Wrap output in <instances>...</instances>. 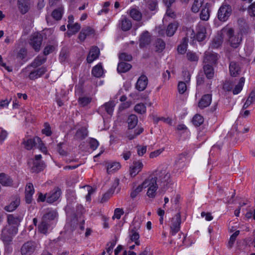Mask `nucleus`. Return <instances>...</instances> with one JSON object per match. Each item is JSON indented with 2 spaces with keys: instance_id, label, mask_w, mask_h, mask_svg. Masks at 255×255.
<instances>
[{
  "instance_id": "obj_34",
  "label": "nucleus",
  "mask_w": 255,
  "mask_h": 255,
  "mask_svg": "<svg viewBox=\"0 0 255 255\" xmlns=\"http://www.w3.org/2000/svg\"><path fill=\"white\" fill-rule=\"evenodd\" d=\"M245 79L244 77H242L240 79L238 83L235 86L234 89H233V93L234 95L239 94L243 89Z\"/></svg>"
},
{
  "instance_id": "obj_63",
  "label": "nucleus",
  "mask_w": 255,
  "mask_h": 255,
  "mask_svg": "<svg viewBox=\"0 0 255 255\" xmlns=\"http://www.w3.org/2000/svg\"><path fill=\"white\" fill-rule=\"evenodd\" d=\"M249 14L252 16H255V2L253 3L248 8Z\"/></svg>"
},
{
  "instance_id": "obj_22",
  "label": "nucleus",
  "mask_w": 255,
  "mask_h": 255,
  "mask_svg": "<svg viewBox=\"0 0 255 255\" xmlns=\"http://www.w3.org/2000/svg\"><path fill=\"white\" fill-rule=\"evenodd\" d=\"M92 74L95 77L100 78L104 74V71L101 63L95 65L92 69Z\"/></svg>"
},
{
  "instance_id": "obj_35",
  "label": "nucleus",
  "mask_w": 255,
  "mask_h": 255,
  "mask_svg": "<svg viewBox=\"0 0 255 255\" xmlns=\"http://www.w3.org/2000/svg\"><path fill=\"white\" fill-rule=\"evenodd\" d=\"M204 71L207 78L211 79L213 77L214 75V71L212 65L207 64L204 65Z\"/></svg>"
},
{
  "instance_id": "obj_51",
  "label": "nucleus",
  "mask_w": 255,
  "mask_h": 255,
  "mask_svg": "<svg viewBox=\"0 0 255 255\" xmlns=\"http://www.w3.org/2000/svg\"><path fill=\"white\" fill-rule=\"evenodd\" d=\"M62 9L61 8L55 9L52 13V16L56 20H58L61 18L62 15Z\"/></svg>"
},
{
  "instance_id": "obj_7",
  "label": "nucleus",
  "mask_w": 255,
  "mask_h": 255,
  "mask_svg": "<svg viewBox=\"0 0 255 255\" xmlns=\"http://www.w3.org/2000/svg\"><path fill=\"white\" fill-rule=\"evenodd\" d=\"M231 12V6L229 4L223 3L218 10V19L220 21H226L230 16Z\"/></svg>"
},
{
  "instance_id": "obj_18",
  "label": "nucleus",
  "mask_w": 255,
  "mask_h": 255,
  "mask_svg": "<svg viewBox=\"0 0 255 255\" xmlns=\"http://www.w3.org/2000/svg\"><path fill=\"white\" fill-rule=\"evenodd\" d=\"M33 172H39L43 170L45 167V164L42 161L31 160V162H29Z\"/></svg>"
},
{
  "instance_id": "obj_6",
  "label": "nucleus",
  "mask_w": 255,
  "mask_h": 255,
  "mask_svg": "<svg viewBox=\"0 0 255 255\" xmlns=\"http://www.w3.org/2000/svg\"><path fill=\"white\" fill-rule=\"evenodd\" d=\"M181 223V219L180 213H177L171 219L170 229V234L172 236L175 235L180 231Z\"/></svg>"
},
{
  "instance_id": "obj_19",
  "label": "nucleus",
  "mask_w": 255,
  "mask_h": 255,
  "mask_svg": "<svg viewBox=\"0 0 255 255\" xmlns=\"http://www.w3.org/2000/svg\"><path fill=\"white\" fill-rule=\"evenodd\" d=\"M100 54V50L99 49L96 47H93L87 57V62L89 63H92L94 60H96L99 56Z\"/></svg>"
},
{
  "instance_id": "obj_11",
  "label": "nucleus",
  "mask_w": 255,
  "mask_h": 255,
  "mask_svg": "<svg viewBox=\"0 0 255 255\" xmlns=\"http://www.w3.org/2000/svg\"><path fill=\"white\" fill-rule=\"evenodd\" d=\"M151 176H153V178L156 179V182H165L168 181L170 178V174L165 170L156 171Z\"/></svg>"
},
{
  "instance_id": "obj_23",
  "label": "nucleus",
  "mask_w": 255,
  "mask_h": 255,
  "mask_svg": "<svg viewBox=\"0 0 255 255\" xmlns=\"http://www.w3.org/2000/svg\"><path fill=\"white\" fill-rule=\"evenodd\" d=\"M222 33L221 31L218 33V35L213 39L212 43L210 44V47L212 48L216 49L219 47L223 43V37Z\"/></svg>"
},
{
  "instance_id": "obj_31",
  "label": "nucleus",
  "mask_w": 255,
  "mask_h": 255,
  "mask_svg": "<svg viewBox=\"0 0 255 255\" xmlns=\"http://www.w3.org/2000/svg\"><path fill=\"white\" fill-rule=\"evenodd\" d=\"M129 14L130 17L135 20L139 21L141 19L142 14L140 11L136 8H131L129 11Z\"/></svg>"
},
{
  "instance_id": "obj_17",
  "label": "nucleus",
  "mask_w": 255,
  "mask_h": 255,
  "mask_svg": "<svg viewBox=\"0 0 255 255\" xmlns=\"http://www.w3.org/2000/svg\"><path fill=\"white\" fill-rule=\"evenodd\" d=\"M212 102V95L211 94L204 95L198 102V107L201 109L208 107Z\"/></svg>"
},
{
  "instance_id": "obj_44",
  "label": "nucleus",
  "mask_w": 255,
  "mask_h": 255,
  "mask_svg": "<svg viewBox=\"0 0 255 255\" xmlns=\"http://www.w3.org/2000/svg\"><path fill=\"white\" fill-rule=\"evenodd\" d=\"M156 51L158 52H162L165 47V43L163 40L158 39L155 42Z\"/></svg>"
},
{
  "instance_id": "obj_57",
  "label": "nucleus",
  "mask_w": 255,
  "mask_h": 255,
  "mask_svg": "<svg viewBox=\"0 0 255 255\" xmlns=\"http://www.w3.org/2000/svg\"><path fill=\"white\" fill-rule=\"evenodd\" d=\"M89 144L90 148L94 150L98 147L99 143L96 139L91 138L89 140Z\"/></svg>"
},
{
  "instance_id": "obj_10",
  "label": "nucleus",
  "mask_w": 255,
  "mask_h": 255,
  "mask_svg": "<svg viewBox=\"0 0 255 255\" xmlns=\"http://www.w3.org/2000/svg\"><path fill=\"white\" fill-rule=\"evenodd\" d=\"M207 36V32L205 25L199 23L196 27V34L195 38L199 42L203 41Z\"/></svg>"
},
{
  "instance_id": "obj_15",
  "label": "nucleus",
  "mask_w": 255,
  "mask_h": 255,
  "mask_svg": "<svg viewBox=\"0 0 255 255\" xmlns=\"http://www.w3.org/2000/svg\"><path fill=\"white\" fill-rule=\"evenodd\" d=\"M20 198L15 195L11 198V200L9 205L5 206L4 210L7 212H12L15 210L20 204Z\"/></svg>"
},
{
  "instance_id": "obj_55",
  "label": "nucleus",
  "mask_w": 255,
  "mask_h": 255,
  "mask_svg": "<svg viewBox=\"0 0 255 255\" xmlns=\"http://www.w3.org/2000/svg\"><path fill=\"white\" fill-rule=\"evenodd\" d=\"M83 30L84 31V33L87 37L94 35L95 34L94 29L90 26H87L86 27H84L83 28Z\"/></svg>"
},
{
  "instance_id": "obj_50",
  "label": "nucleus",
  "mask_w": 255,
  "mask_h": 255,
  "mask_svg": "<svg viewBox=\"0 0 255 255\" xmlns=\"http://www.w3.org/2000/svg\"><path fill=\"white\" fill-rule=\"evenodd\" d=\"M124 214V211L122 208H116L114 210V213L112 217V219H120L121 216Z\"/></svg>"
},
{
  "instance_id": "obj_45",
  "label": "nucleus",
  "mask_w": 255,
  "mask_h": 255,
  "mask_svg": "<svg viewBox=\"0 0 255 255\" xmlns=\"http://www.w3.org/2000/svg\"><path fill=\"white\" fill-rule=\"evenodd\" d=\"M92 101V98L89 97H80L78 100V103L81 107L87 106Z\"/></svg>"
},
{
  "instance_id": "obj_29",
  "label": "nucleus",
  "mask_w": 255,
  "mask_h": 255,
  "mask_svg": "<svg viewBox=\"0 0 255 255\" xmlns=\"http://www.w3.org/2000/svg\"><path fill=\"white\" fill-rule=\"evenodd\" d=\"M29 5L27 0H18V7L21 13L24 14L28 11Z\"/></svg>"
},
{
  "instance_id": "obj_30",
  "label": "nucleus",
  "mask_w": 255,
  "mask_h": 255,
  "mask_svg": "<svg viewBox=\"0 0 255 255\" xmlns=\"http://www.w3.org/2000/svg\"><path fill=\"white\" fill-rule=\"evenodd\" d=\"M131 65L124 62H121L118 65L117 70L119 73H126L130 69Z\"/></svg>"
},
{
  "instance_id": "obj_53",
  "label": "nucleus",
  "mask_w": 255,
  "mask_h": 255,
  "mask_svg": "<svg viewBox=\"0 0 255 255\" xmlns=\"http://www.w3.org/2000/svg\"><path fill=\"white\" fill-rule=\"evenodd\" d=\"M185 82H179L178 85V92L180 94H183L187 90V85Z\"/></svg>"
},
{
  "instance_id": "obj_43",
  "label": "nucleus",
  "mask_w": 255,
  "mask_h": 255,
  "mask_svg": "<svg viewBox=\"0 0 255 255\" xmlns=\"http://www.w3.org/2000/svg\"><path fill=\"white\" fill-rule=\"evenodd\" d=\"M182 43L178 46L177 50L180 54H184L186 52L187 48L188 39L186 37L183 38Z\"/></svg>"
},
{
  "instance_id": "obj_36",
  "label": "nucleus",
  "mask_w": 255,
  "mask_h": 255,
  "mask_svg": "<svg viewBox=\"0 0 255 255\" xmlns=\"http://www.w3.org/2000/svg\"><path fill=\"white\" fill-rule=\"evenodd\" d=\"M115 106V104L114 101H110L106 103L102 108H104L108 114L112 115L113 113Z\"/></svg>"
},
{
  "instance_id": "obj_21",
  "label": "nucleus",
  "mask_w": 255,
  "mask_h": 255,
  "mask_svg": "<svg viewBox=\"0 0 255 255\" xmlns=\"http://www.w3.org/2000/svg\"><path fill=\"white\" fill-rule=\"evenodd\" d=\"M120 24L121 29L125 31L129 30L132 26L131 21L126 16L121 18Z\"/></svg>"
},
{
  "instance_id": "obj_8",
  "label": "nucleus",
  "mask_w": 255,
  "mask_h": 255,
  "mask_svg": "<svg viewBox=\"0 0 255 255\" xmlns=\"http://www.w3.org/2000/svg\"><path fill=\"white\" fill-rule=\"evenodd\" d=\"M37 245L33 242H27L24 244L21 248V253L22 255H31L32 254L36 248Z\"/></svg>"
},
{
  "instance_id": "obj_42",
  "label": "nucleus",
  "mask_w": 255,
  "mask_h": 255,
  "mask_svg": "<svg viewBox=\"0 0 255 255\" xmlns=\"http://www.w3.org/2000/svg\"><path fill=\"white\" fill-rule=\"evenodd\" d=\"M56 216L57 213L55 211H49L46 214H44L42 218L49 222L50 221L54 220Z\"/></svg>"
},
{
  "instance_id": "obj_60",
  "label": "nucleus",
  "mask_w": 255,
  "mask_h": 255,
  "mask_svg": "<svg viewBox=\"0 0 255 255\" xmlns=\"http://www.w3.org/2000/svg\"><path fill=\"white\" fill-rule=\"evenodd\" d=\"M137 154L139 156H142L146 151V146L137 145L136 146Z\"/></svg>"
},
{
  "instance_id": "obj_4",
  "label": "nucleus",
  "mask_w": 255,
  "mask_h": 255,
  "mask_svg": "<svg viewBox=\"0 0 255 255\" xmlns=\"http://www.w3.org/2000/svg\"><path fill=\"white\" fill-rule=\"evenodd\" d=\"M24 148L27 150H30L34 146L44 154H47V148L44 145L40 138L39 137H35L34 138L29 139L23 141Z\"/></svg>"
},
{
  "instance_id": "obj_3",
  "label": "nucleus",
  "mask_w": 255,
  "mask_h": 255,
  "mask_svg": "<svg viewBox=\"0 0 255 255\" xmlns=\"http://www.w3.org/2000/svg\"><path fill=\"white\" fill-rule=\"evenodd\" d=\"M141 184L143 188H147V196L149 198H154L158 188L156 179L150 175L142 182Z\"/></svg>"
},
{
  "instance_id": "obj_25",
  "label": "nucleus",
  "mask_w": 255,
  "mask_h": 255,
  "mask_svg": "<svg viewBox=\"0 0 255 255\" xmlns=\"http://www.w3.org/2000/svg\"><path fill=\"white\" fill-rule=\"evenodd\" d=\"M68 31L66 34L69 37H70L72 35L76 34L80 29L81 26L78 23H76L74 24L68 23L67 24Z\"/></svg>"
},
{
  "instance_id": "obj_37",
  "label": "nucleus",
  "mask_w": 255,
  "mask_h": 255,
  "mask_svg": "<svg viewBox=\"0 0 255 255\" xmlns=\"http://www.w3.org/2000/svg\"><path fill=\"white\" fill-rule=\"evenodd\" d=\"M178 27V24L176 22L170 23L168 25L167 30L166 34L168 36H171L174 35L177 28Z\"/></svg>"
},
{
  "instance_id": "obj_20",
  "label": "nucleus",
  "mask_w": 255,
  "mask_h": 255,
  "mask_svg": "<svg viewBox=\"0 0 255 255\" xmlns=\"http://www.w3.org/2000/svg\"><path fill=\"white\" fill-rule=\"evenodd\" d=\"M147 83V78L145 75H141L136 82V88L139 91H143L146 88Z\"/></svg>"
},
{
  "instance_id": "obj_64",
  "label": "nucleus",
  "mask_w": 255,
  "mask_h": 255,
  "mask_svg": "<svg viewBox=\"0 0 255 255\" xmlns=\"http://www.w3.org/2000/svg\"><path fill=\"white\" fill-rule=\"evenodd\" d=\"M247 100H249L252 104L255 102V90H253L248 97Z\"/></svg>"
},
{
  "instance_id": "obj_16",
  "label": "nucleus",
  "mask_w": 255,
  "mask_h": 255,
  "mask_svg": "<svg viewBox=\"0 0 255 255\" xmlns=\"http://www.w3.org/2000/svg\"><path fill=\"white\" fill-rule=\"evenodd\" d=\"M139 47L143 48L150 44L151 42V36L147 31H145L140 36Z\"/></svg>"
},
{
  "instance_id": "obj_39",
  "label": "nucleus",
  "mask_w": 255,
  "mask_h": 255,
  "mask_svg": "<svg viewBox=\"0 0 255 255\" xmlns=\"http://www.w3.org/2000/svg\"><path fill=\"white\" fill-rule=\"evenodd\" d=\"M143 131V128L141 127L138 128H136L133 133H130L129 131L127 132V137L130 139L131 140L132 139H134L137 136L139 135L140 133H141Z\"/></svg>"
},
{
  "instance_id": "obj_26",
  "label": "nucleus",
  "mask_w": 255,
  "mask_h": 255,
  "mask_svg": "<svg viewBox=\"0 0 255 255\" xmlns=\"http://www.w3.org/2000/svg\"><path fill=\"white\" fill-rule=\"evenodd\" d=\"M229 70L231 76L236 77L240 74L241 68L237 63L231 62L230 64Z\"/></svg>"
},
{
  "instance_id": "obj_13",
  "label": "nucleus",
  "mask_w": 255,
  "mask_h": 255,
  "mask_svg": "<svg viewBox=\"0 0 255 255\" xmlns=\"http://www.w3.org/2000/svg\"><path fill=\"white\" fill-rule=\"evenodd\" d=\"M35 192L34 188L31 183H28L25 189V199L27 203L30 204L32 201V196Z\"/></svg>"
},
{
  "instance_id": "obj_59",
  "label": "nucleus",
  "mask_w": 255,
  "mask_h": 255,
  "mask_svg": "<svg viewBox=\"0 0 255 255\" xmlns=\"http://www.w3.org/2000/svg\"><path fill=\"white\" fill-rule=\"evenodd\" d=\"M234 84L230 81H226L223 86V89L227 91H230L233 89Z\"/></svg>"
},
{
  "instance_id": "obj_49",
  "label": "nucleus",
  "mask_w": 255,
  "mask_h": 255,
  "mask_svg": "<svg viewBox=\"0 0 255 255\" xmlns=\"http://www.w3.org/2000/svg\"><path fill=\"white\" fill-rule=\"evenodd\" d=\"M46 60V58L42 56H38L34 59V61L32 63V65L34 67H38L44 63Z\"/></svg>"
},
{
  "instance_id": "obj_14",
  "label": "nucleus",
  "mask_w": 255,
  "mask_h": 255,
  "mask_svg": "<svg viewBox=\"0 0 255 255\" xmlns=\"http://www.w3.org/2000/svg\"><path fill=\"white\" fill-rule=\"evenodd\" d=\"M61 194V190L59 188H54L47 195V202L52 203L57 201Z\"/></svg>"
},
{
  "instance_id": "obj_1",
  "label": "nucleus",
  "mask_w": 255,
  "mask_h": 255,
  "mask_svg": "<svg viewBox=\"0 0 255 255\" xmlns=\"http://www.w3.org/2000/svg\"><path fill=\"white\" fill-rule=\"evenodd\" d=\"M23 219L22 215L9 214L7 216V225L2 231L1 239L5 243L11 241L18 232V227Z\"/></svg>"
},
{
  "instance_id": "obj_33",
  "label": "nucleus",
  "mask_w": 255,
  "mask_h": 255,
  "mask_svg": "<svg viewBox=\"0 0 255 255\" xmlns=\"http://www.w3.org/2000/svg\"><path fill=\"white\" fill-rule=\"evenodd\" d=\"M0 183L4 186H10L12 184V179L3 173L0 174Z\"/></svg>"
},
{
  "instance_id": "obj_40",
  "label": "nucleus",
  "mask_w": 255,
  "mask_h": 255,
  "mask_svg": "<svg viewBox=\"0 0 255 255\" xmlns=\"http://www.w3.org/2000/svg\"><path fill=\"white\" fill-rule=\"evenodd\" d=\"M210 13L209 8L207 7V4L205 5L202 9L200 13V18L203 20H207L209 18Z\"/></svg>"
},
{
  "instance_id": "obj_46",
  "label": "nucleus",
  "mask_w": 255,
  "mask_h": 255,
  "mask_svg": "<svg viewBox=\"0 0 255 255\" xmlns=\"http://www.w3.org/2000/svg\"><path fill=\"white\" fill-rule=\"evenodd\" d=\"M134 111L136 113L139 114H143L146 111V108L145 105L143 103H139L134 106Z\"/></svg>"
},
{
  "instance_id": "obj_47",
  "label": "nucleus",
  "mask_w": 255,
  "mask_h": 255,
  "mask_svg": "<svg viewBox=\"0 0 255 255\" xmlns=\"http://www.w3.org/2000/svg\"><path fill=\"white\" fill-rule=\"evenodd\" d=\"M204 122V118L200 115L197 114L194 116L192 119V123L195 126H199Z\"/></svg>"
},
{
  "instance_id": "obj_28",
  "label": "nucleus",
  "mask_w": 255,
  "mask_h": 255,
  "mask_svg": "<svg viewBox=\"0 0 255 255\" xmlns=\"http://www.w3.org/2000/svg\"><path fill=\"white\" fill-rule=\"evenodd\" d=\"M128 124V129H131L134 128L137 124L138 118L137 117L133 114L129 116L127 120Z\"/></svg>"
},
{
  "instance_id": "obj_5",
  "label": "nucleus",
  "mask_w": 255,
  "mask_h": 255,
  "mask_svg": "<svg viewBox=\"0 0 255 255\" xmlns=\"http://www.w3.org/2000/svg\"><path fill=\"white\" fill-rule=\"evenodd\" d=\"M42 40V35L38 32H36L30 36L29 43L35 51L38 52L40 49Z\"/></svg>"
},
{
  "instance_id": "obj_27",
  "label": "nucleus",
  "mask_w": 255,
  "mask_h": 255,
  "mask_svg": "<svg viewBox=\"0 0 255 255\" xmlns=\"http://www.w3.org/2000/svg\"><path fill=\"white\" fill-rule=\"evenodd\" d=\"M129 236L130 240L134 242L136 245H139L140 242L139 241V235L137 230L134 228L130 230L129 232Z\"/></svg>"
},
{
  "instance_id": "obj_54",
  "label": "nucleus",
  "mask_w": 255,
  "mask_h": 255,
  "mask_svg": "<svg viewBox=\"0 0 255 255\" xmlns=\"http://www.w3.org/2000/svg\"><path fill=\"white\" fill-rule=\"evenodd\" d=\"M56 46L55 45H48L46 46L43 50V54L44 55H47L53 52L55 49Z\"/></svg>"
},
{
  "instance_id": "obj_38",
  "label": "nucleus",
  "mask_w": 255,
  "mask_h": 255,
  "mask_svg": "<svg viewBox=\"0 0 255 255\" xmlns=\"http://www.w3.org/2000/svg\"><path fill=\"white\" fill-rule=\"evenodd\" d=\"M88 135L87 131L86 129L81 128L78 129L75 135V137L79 140H82Z\"/></svg>"
},
{
  "instance_id": "obj_24",
  "label": "nucleus",
  "mask_w": 255,
  "mask_h": 255,
  "mask_svg": "<svg viewBox=\"0 0 255 255\" xmlns=\"http://www.w3.org/2000/svg\"><path fill=\"white\" fill-rule=\"evenodd\" d=\"M107 171L108 173L111 174L121 168V164L119 162H109L106 163Z\"/></svg>"
},
{
  "instance_id": "obj_61",
  "label": "nucleus",
  "mask_w": 255,
  "mask_h": 255,
  "mask_svg": "<svg viewBox=\"0 0 255 255\" xmlns=\"http://www.w3.org/2000/svg\"><path fill=\"white\" fill-rule=\"evenodd\" d=\"M239 233H240L239 231H237L231 236V237L230 238V241L229 242V244L230 247H232V245L234 244V243L237 237L239 234Z\"/></svg>"
},
{
  "instance_id": "obj_58",
  "label": "nucleus",
  "mask_w": 255,
  "mask_h": 255,
  "mask_svg": "<svg viewBox=\"0 0 255 255\" xmlns=\"http://www.w3.org/2000/svg\"><path fill=\"white\" fill-rule=\"evenodd\" d=\"M42 132L47 136H50L51 134V128L48 124L45 123L44 124V128L42 129Z\"/></svg>"
},
{
  "instance_id": "obj_48",
  "label": "nucleus",
  "mask_w": 255,
  "mask_h": 255,
  "mask_svg": "<svg viewBox=\"0 0 255 255\" xmlns=\"http://www.w3.org/2000/svg\"><path fill=\"white\" fill-rule=\"evenodd\" d=\"M143 189V188L142 184H139L136 188L132 189L130 192V197L133 199H134L139 194V193L142 191Z\"/></svg>"
},
{
  "instance_id": "obj_9",
  "label": "nucleus",
  "mask_w": 255,
  "mask_h": 255,
  "mask_svg": "<svg viewBox=\"0 0 255 255\" xmlns=\"http://www.w3.org/2000/svg\"><path fill=\"white\" fill-rule=\"evenodd\" d=\"M218 59V55L212 51H206L204 53L203 63L204 65H213L216 64Z\"/></svg>"
},
{
  "instance_id": "obj_12",
  "label": "nucleus",
  "mask_w": 255,
  "mask_h": 255,
  "mask_svg": "<svg viewBox=\"0 0 255 255\" xmlns=\"http://www.w3.org/2000/svg\"><path fill=\"white\" fill-rule=\"evenodd\" d=\"M143 164L140 160L134 161L130 166L129 174L131 177L136 176L142 169Z\"/></svg>"
},
{
  "instance_id": "obj_56",
  "label": "nucleus",
  "mask_w": 255,
  "mask_h": 255,
  "mask_svg": "<svg viewBox=\"0 0 255 255\" xmlns=\"http://www.w3.org/2000/svg\"><path fill=\"white\" fill-rule=\"evenodd\" d=\"M119 58L121 61H130L132 60V56L126 53H122L119 56Z\"/></svg>"
},
{
  "instance_id": "obj_62",
  "label": "nucleus",
  "mask_w": 255,
  "mask_h": 255,
  "mask_svg": "<svg viewBox=\"0 0 255 255\" xmlns=\"http://www.w3.org/2000/svg\"><path fill=\"white\" fill-rule=\"evenodd\" d=\"M169 17L171 18H174L175 17V14L174 12H173L170 7L167 8L166 10V15L163 18V20H165L166 19V18Z\"/></svg>"
},
{
  "instance_id": "obj_2",
  "label": "nucleus",
  "mask_w": 255,
  "mask_h": 255,
  "mask_svg": "<svg viewBox=\"0 0 255 255\" xmlns=\"http://www.w3.org/2000/svg\"><path fill=\"white\" fill-rule=\"evenodd\" d=\"M221 32L222 34H227L230 45L233 48H237L241 44L243 40L242 32H234L232 28L228 26L224 27Z\"/></svg>"
},
{
  "instance_id": "obj_41",
  "label": "nucleus",
  "mask_w": 255,
  "mask_h": 255,
  "mask_svg": "<svg viewBox=\"0 0 255 255\" xmlns=\"http://www.w3.org/2000/svg\"><path fill=\"white\" fill-rule=\"evenodd\" d=\"M203 2L204 0H194L191 7L192 11L195 13L198 12L200 10V8L203 5Z\"/></svg>"
},
{
  "instance_id": "obj_52",
  "label": "nucleus",
  "mask_w": 255,
  "mask_h": 255,
  "mask_svg": "<svg viewBox=\"0 0 255 255\" xmlns=\"http://www.w3.org/2000/svg\"><path fill=\"white\" fill-rule=\"evenodd\" d=\"M187 58L188 60L192 62H197L199 59L198 56L197 54L191 51H189L187 53Z\"/></svg>"
},
{
  "instance_id": "obj_32",
  "label": "nucleus",
  "mask_w": 255,
  "mask_h": 255,
  "mask_svg": "<svg viewBox=\"0 0 255 255\" xmlns=\"http://www.w3.org/2000/svg\"><path fill=\"white\" fill-rule=\"evenodd\" d=\"M49 226V222L42 218L41 222L38 226V231L41 233L46 234L47 233Z\"/></svg>"
}]
</instances>
